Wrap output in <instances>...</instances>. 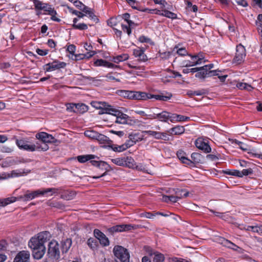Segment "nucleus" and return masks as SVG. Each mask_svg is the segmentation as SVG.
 Listing matches in <instances>:
<instances>
[{
  "label": "nucleus",
  "instance_id": "17",
  "mask_svg": "<svg viewBox=\"0 0 262 262\" xmlns=\"http://www.w3.org/2000/svg\"><path fill=\"white\" fill-rule=\"evenodd\" d=\"M94 234L96 238H97L99 241L100 243L104 246H108L109 245V241L108 238L106 237L105 235L100 231L98 229H95L94 231Z\"/></svg>",
  "mask_w": 262,
  "mask_h": 262
},
{
  "label": "nucleus",
  "instance_id": "29",
  "mask_svg": "<svg viewBox=\"0 0 262 262\" xmlns=\"http://www.w3.org/2000/svg\"><path fill=\"white\" fill-rule=\"evenodd\" d=\"M160 109L158 107H152L147 112V118L150 119H157Z\"/></svg>",
  "mask_w": 262,
  "mask_h": 262
},
{
  "label": "nucleus",
  "instance_id": "11",
  "mask_svg": "<svg viewBox=\"0 0 262 262\" xmlns=\"http://www.w3.org/2000/svg\"><path fill=\"white\" fill-rule=\"evenodd\" d=\"M246 56V49L241 44L236 46V50L235 57L233 60L234 63L240 64L244 60Z\"/></svg>",
  "mask_w": 262,
  "mask_h": 262
},
{
  "label": "nucleus",
  "instance_id": "47",
  "mask_svg": "<svg viewBox=\"0 0 262 262\" xmlns=\"http://www.w3.org/2000/svg\"><path fill=\"white\" fill-rule=\"evenodd\" d=\"M112 150L115 152H122L125 150V147H126V145H112L111 146Z\"/></svg>",
  "mask_w": 262,
  "mask_h": 262
},
{
  "label": "nucleus",
  "instance_id": "14",
  "mask_svg": "<svg viewBox=\"0 0 262 262\" xmlns=\"http://www.w3.org/2000/svg\"><path fill=\"white\" fill-rule=\"evenodd\" d=\"M35 137L44 143H54L55 141V138L51 135L45 132L37 133Z\"/></svg>",
  "mask_w": 262,
  "mask_h": 262
},
{
  "label": "nucleus",
  "instance_id": "39",
  "mask_svg": "<svg viewBox=\"0 0 262 262\" xmlns=\"http://www.w3.org/2000/svg\"><path fill=\"white\" fill-rule=\"evenodd\" d=\"M96 140L99 141L101 144L108 143L109 141H111L108 137L99 133Z\"/></svg>",
  "mask_w": 262,
  "mask_h": 262
},
{
  "label": "nucleus",
  "instance_id": "9",
  "mask_svg": "<svg viewBox=\"0 0 262 262\" xmlns=\"http://www.w3.org/2000/svg\"><path fill=\"white\" fill-rule=\"evenodd\" d=\"M30 172V170L26 169H16L11 171L10 172H3L0 173V180L23 176Z\"/></svg>",
  "mask_w": 262,
  "mask_h": 262
},
{
  "label": "nucleus",
  "instance_id": "34",
  "mask_svg": "<svg viewBox=\"0 0 262 262\" xmlns=\"http://www.w3.org/2000/svg\"><path fill=\"white\" fill-rule=\"evenodd\" d=\"M128 138L135 144L136 142L141 141L143 139V137L139 133H132L129 135Z\"/></svg>",
  "mask_w": 262,
  "mask_h": 262
},
{
  "label": "nucleus",
  "instance_id": "36",
  "mask_svg": "<svg viewBox=\"0 0 262 262\" xmlns=\"http://www.w3.org/2000/svg\"><path fill=\"white\" fill-rule=\"evenodd\" d=\"M178 158L182 163L189 165L191 161L185 156V154L182 151H178L177 154Z\"/></svg>",
  "mask_w": 262,
  "mask_h": 262
},
{
  "label": "nucleus",
  "instance_id": "55",
  "mask_svg": "<svg viewBox=\"0 0 262 262\" xmlns=\"http://www.w3.org/2000/svg\"><path fill=\"white\" fill-rule=\"evenodd\" d=\"M139 41L142 43L146 42L149 43L150 45H154V42L150 39V38L145 36L144 35L140 36L138 39Z\"/></svg>",
  "mask_w": 262,
  "mask_h": 262
},
{
  "label": "nucleus",
  "instance_id": "1",
  "mask_svg": "<svg viewBox=\"0 0 262 262\" xmlns=\"http://www.w3.org/2000/svg\"><path fill=\"white\" fill-rule=\"evenodd\" d=\"M51 234L43 231L32 237L28 242V246L32 250L33 256L36 259H41L46 251L45 243L49 239Z\"/></svg>",
  "mask_w": 262,
  "mask_h": 262
},
{
  "label": "nucleus",
  "instance_id": "42",
  "mask_svg": "<svg viewBox=\"0 0 262 262\" xmlns=\"http://www.w3.org/2000/svg\"><path fill=\"white\" fill-rule=\"evenodd\" d=\"M111 161L115 164L120 166H124V157H119L117 158L112 159Z\"/></svg>",
  "mask_w": 262,
  "mask_h": 262
},
{
  "label": "nucleus",
  "instance_id": "33",
  "mask_svg": "<svg viewBox=\"0 0 262 262\" xmlns=\"http://www.w3.org/2000/svg\"><path fill=\"white\" fill-rule=\"evenodd\" d=\"M129 58V56L127 54H122L113 58L112 61L115 63H118L120 62L125 61Z\"/></svg>",
  "mask_w": 262,
  "mask_h": 262
},
{
  "label": "nucleus",
  "instance_id": "52",
  "mask_svg": "<svg viewBox=\"0 0 262 262\" xmlns=\"http://www.w3.org/2000/svg\"><path fill=\"white\" fill-rule=\"evenodd\" d=\"M97 242L94 238H90L87 241L88 246L93 250H95L97 247Z\"/></svg>",
  "mask_w": 262,
  "mask_h": 262
},
{
  "label": "nucleus",
  "instance_id": "4",
  "mask_svg": "<svg viewBox=\"0 0 262 262\" xmlns=\"http://www.w3.org/2000/svg\"><path fill=\"white\" fill-rule=\"evenodd\" d=\"M58 190L59 189L56 188H49L42 190L38 189L31 192L28 190L24 196H20V199L24 201H28L40 195L51 196L53 194L57 193Z\"/></svg>",
  "mask_w": 262,
  "mask_h": 262
},
{
  "label": "nucleus",
  "instance_id": "61",
  "mask_svg": "<svg viewBox=\"0 0 262 262\" xmlns=\"http://www.w3.org/2000/svg\"><path fill=\"white\" fill-rule=\"evenodd\" d=\"M252 171L251 169H244L242 171H240V178L243 177L244 176H248L249 174L252 173Z\"/></svg>",
  "mask_w": 262,
  "mask_h": 262
},
{
  "label": "nucleus",
  "instance_id": "37",
  "mask_svg": "<svg viewBox=\"0 0 262 262\" xmlns=\"http://www.w3.org/2000/svg\"><path fill=\"white\" fill-rule=\"evenodd\" d=\"M84 134L90 139L96 140L99 133L93 130H87L84 132Z\"/></svg>",
  "mask_w": 262,
  "mask_h": 262
},
{
  "label": "nucleus",
  "instance_id": "51",
  "mask_svg": "<svg viewBox=\"0 0 262 262\" xmlns=\"http://www.w3.org/2000/svg\"><path fill=\"white\" fill-rule=\"evenodd\" d=\"M108 61H106L105 60L100 59L96 60L94 64V66L96 67H106Z\"/></svg>",
  "mask_w": 262,
  "mask_h": 262
},
{
  "label": "nucleus",
  "instance_id": "26",
  "mask_svg": "<svg viewBox=\"0 0 262 262\" xmlns=\"http://www.w3.org/2000/svg\"><path fill=\"white\" fill-rule=\"evenodd\" d=\"M16 198L14 196L9 197L5 199H0V208L14 203L16 202Z\"/></svg>",
  "mask_w": 262,
  "mask_h": 262
},
{
  "label": "nucleus",
  "instance_id": "44",
  "mask_svg": "<svg viewBox=\"0 0 262 262\" xmlns=\"http://www.w3.org/2000/svg\"><path fill=\"white\" fill-rule=\"evenodd\" d=\"M193 58H197V60L194 61L196 65L201 64L206 61L204 58V55L203 53H199L198 55H194V57Z\"/></svg>",
  "mask_w": 262,
  "mask_h": 262
},
{
  "label": "nucleus",
  "instance_id": "45",
  "mask_svg": "<svg viewBox=\"0 0 262 262\" xmlns=\"http://www.w3.org/2000/svg\"><path fill=\"white\" fill-rule=\"evenodd\" d=\"M76 110H77L76 113L82 114L88 111V106L83 103H78Z\"/></svg>",
  "mask_w": 262,
  "mask_h": 262
},
{
  "label": "nucleus",
  "instance_id": "5",
  "mask_svg": "<svg viewBox=\"0 0 262 262\" xmlns=\"http://www.w3.org/2000/svg\"><path fill=\"white\" fill-rule=\"evenodd\" d=\"M33 2L35 9L37 11V15L41 14L39 11L43 10L44 14L49 15L55 13V9L52 6L48 3H45L39 0H30Z\"/></svg>",
  "mask_w": 262,
  "mask_h": 262
},
{
  "label": "nucleus",
  "instance_id": "40",
  "mask_svg": "<svg viewBox=\"0 0 262 262\" xmlns=\"http://www.w3.org/2000/svg\"><path fill=\"white\" fill-rule=\"evenodd\" d=\"M256 25L257 27L259 33L262 36V14H259L257 16V20H256Z\"/></svg>",
  "mask_w": 262,
  "mask_h": 262
},
{
  "label": "nucleus",
  "instance_id": "59",
  "mask_svg": "<svg viewBox=\"0 0 262 262\" xmlns=\"http://www.w3.org/2000/svg\"><path fill=\"white\" fill-rule=\"evenodd\" d=\"M128 66L129 68L134 69L135 70H138L137 73H138V75H139L138 73H143L145 70L144 68L143 67H140V66H133L130 63L128 64Z\"/></svg>",
  "mask_w": 262,
  "mask_h": 262
},
{
  "label": "nucleus",
  "instance_id": "20",
  "mask_svg": "<svg viewBox=\"0 0 262 262\" xmlns=\"http://www.w3.org/2000/svg\"><path fill=\"white\" fill-rule=\"evenodd\" d=\"M190 120V118L189 117L184 116L181 115H178L176 114H170V121L172 123L177 122H185L188 121Z\"/></svg>",
  "mask_w": 262,
  "mask_h": 262
},
{
  "label": "nucleus",
  "instance_id": "8",
  "mask_svg": "<svg viewBox=\"0 0 262 262\" xmlns=\"http://www.w3.org/2000/svg\"><path fill=\"white\" fill-rule=\"evenodd\" d=\"M115 257L122 262H127L129 259V254L127 250L121 246H116L113 249Z\"/></svg>",
  "mask_w": 262,
  "mask_h": 262
},
{
  "label": "nucleus",
  "instance_id": "21",
  "mask_svg": "<svg viewBox=\"0 0 262 262\" xmlns=\"http://www.w3.org/2000/svg\"><path fill=\"white\" fill-rule=\"evenodd\" d=\"M185 128L183 126L177 125L167 130V133L170 135H179L183 134Z\"/></svg>",
  "mask_w": 262,
  "mask_h": 262
},
{
  "label": "nucleus",
  "instance_id": "12",
  "mask_svg": "<svg viewBox=\"0 0 262 262\" xmlns=\"http://www.w3.org/2000/svg\"><path fill=\"white\" fill-rule=\"evenodd\" d=\"M67 64L64 62L55 60L52 62L46 64L43 66V69L46 72H52L56 70L64 68Z\"/></svg>",
  "mask_w": 262,
  "mask_h": 262
},
{
  "label": "nucleus",
  "instance_id": "31",
  "mask_svg": "<svg viewBox=\"0 0 262 262\" xmlns=\"http://www.w3.org/2000/svg\"><path fill=\"white\" fill-rule=\"evenodd\" d=\"M221 243L223 245V246L227 247L228 248L231 249L234 251L236 250V249H238V246L225 238H222L221 239Z\"/></svg>",
  "mask_w": 262,
  "mask_h": 262
},
{
  "label": "nucleus",
  "instance_id": "23",
  "mask_svg": "<svg viewBox=\"0 0 262 262\" xmlns=\"http://www.w3.org/2000/svg\"><path fill=\"white\" fill-rule=\"evenodd\" d=\"M124 167L133 169H140L139 167H138V166L136 165L135 160L131 157H124Z\"/></svg>",
  "mask_w": 262,
  "mask_h": 262
},
{
  "label": "nucleus",
  "instance_id": "35",
  "mask_svg": "<svg viewBox=\"0 0 262 262\" xmlns=\"http://www.w3.org/2000/svg\"><path fill=\"white\" fill-rule=\"evenodd\" d=\"M95 156L93 155H86L79 156L77 157L78 161L81 163H83L90 160L94 159Z\"/></svg>",
  "mask_w": 262,
  "mask_h": 262
},
{
  "label": "nucleus",
  "instance_id": "2",
  "mask_svg": "<svg viewBox=\"0 0 262 262\" xmlns=\"http://www.w3.org/2000/svg\"><path fill=\"white\" fill-rule=\"evenodd\" d=\"M15 143L19 149L27 151L32 152L40 149L46 151L48 149L47 145L45 144L43 146H42L39 145L38 143H36V144L32 143L27 138L16 139Z\"/></svg>",
  "mask_w": 262,
  "mask_h": 262
},
{
  "label": "nucleus",
  "instance_id": "24",
  "mask_svg": "<svg viewBox=\"0 0 262 262\" xmlns=\"http://www.w3.org/2000/svg\"><path fill=\"white\" fill-rule=\"evenodd\" d=\"M170 114L171 113L167 111H159L157 119L161 122H166L168 120H170Z\"/></svg>",
  "mask_w": 262,
  "mask_h": 262
},
{
  "label": "nucleus",
  "instance_id": "13",
  "mask_svg": "<svg viewBox=\"0 0 262 262\" xmlns=\"http://www.w3.org/2000/svg\"><path fill=\"white\" fill-rule=\"evenodd\" d=\"M30 252L27 250H23L17 253L13 262H30Z\"/></svg>",
  "mask_w": 262,
  "mask_h": 262
},
{
  "label": "nucleus",
  "instance_id": "57",
  "mask_svg": "<svg viewBox=\"0 0 262 262\" xmlns=\"http://www.w3.org/2000/svg\"><path fill=\"white\" fill-rule=\"evenodd\" d=\"M122 29L124 32L126 33L128 35H130L132 33V29L127 25L121 24Z\"/></svg>",
  "mask_w": 262,
  "mask_h": 262
},
{
  "label": "nucleus",
  "instance_id": "53",
  "mask_svg": "<svg viewBox=\"0 0 262 262\" xmlns=\"http://www.w3.org/2000/svg\"><path fill=\"white\" fill-rule=\"evenodd\" d=\"M94 105L93 106L95 107H96V108H97L98 109H101V113H100L101 114H103L102 113V111L105 108V107H107V106L108 105H109L108 104H107L105 102H103V103L94 102Z\"/></svg>",
  "mask_w": 262,
  "mask_h": 262
},
{
  "label": "nucleus",
  "instance_id": "27",
  "mask_svg": "<svg viewBox=\"0 0 262 262\" xmlns=\"http://www.w3.org/2000/svg\"><path fill=\"white\" fill-rule=\"evenodd\" d=\"M72 245V240L67 238L61 242V251L62 253H67Z\"/></svg>",
  "mask_w": 262,
  "mask_h": 262
},
{
  "label": "nucleus",
  "instance_id": "28",
  "mask_svg": "<svg viewBox=\"0 0 262 262\" xmlns=\"http://www.w3.org/2000/svg\"><path fill=\"white\" fill-rule=\"evenodd\" d=\"M189 194V192L185 190H182L181 191L180 196H174V195H169L170 198V202L176 203L179 200L181 199L182 198H186Z\"/></svg>",
  "mask_w": 262,
  "mask_h": 262
},
{
  "label": "nucleus",
  "instance_id": "6",
  "mask_svg": "<svg viewBox=\"0 0 262 262\" xmlns=\"http://www.w3.org/2000/svg\"><path fill=\"white\" fill-rule=\"evenodd\" d=\"M118 94L125 98L134 100H143L145 96V92L132 91L128 90H119Z\"/></svg>",
  "mask_w": 262,
  "mask_h": 262
},
{
  "label": "nucleus",
  "instance_id": "32",
  "mask_svg": "<svg viewBox=\"0 0 262 262\" xmlns=\"http://www.w3.org/2000/svg\"><path fill=\"white\" fill-rule=\"evenodd\" d=\"M200 70L195 74V76L200 79H204L208 77V70L205 69L203 67H200Z\"/></svg>",
  "mask_w": 262,
  "mask_h": 262
},
{
  "label": "nucleus",
  "instance_id": "16",
  "mask_svg": "<svg viewBox=\"0 0 262 262\" xmlns=\"http://www.w3.org/2000/svg\"><path fill=\"white\" fill-rule=\"evenodd\" d=\"M145 95L146 96H144V100L154 98L156 100L166 101L172 97L171 94H168L167 95L164 96L162 95H152L145 93Z\"/></svg>",
  "mask_w": 262,
  "mask_h": 262
},
{
  "label": "nucleus",
  "instance_id": "3",
  "mask_svg": "<svg viewBox=\"0 0 262 262\" xmlns=\"http://www.w3.org/2000/svg\"><path fill=\"white\" fill-rule=\"evenodd\" d=\"M102 113H107L116 117L115 120L116 123L122 124H131L132 120L127 115L123 113L111 105H108L107 107H105Z\"/></svg>",
  "mask_w": 262,
  "mask_h": 262
},
{
  "label": "nucleus",
  "instance_id": "10",
  "mask_svg": "<svg viewBox=\"0 0 262 262\" xmlns=\"http://www.w3.org/2000/svg\"><path fill=\"white\" fill-rule=\"evenodd\" d=\"M196 147L205 153L208 154L211 151V148L209 144L208 139L203 137L198 138L195 142Z\"/></svg>",
  "mask_w": 262,
  "mask_h": 262
},
{
  "label": "nucleus",
  "instance_id": "63",
  "mask_svg": "<svg viewBox=\"0 0 262 262\" xmlns=\"http://www.w3.org/2000/svg\"><path fill=\"white\" fill-rule=\"evenodd\" d=\"M70 11L73 14L76 15L78 16V18H83L84 16V13L78 11L76 10H73L72 9L70 10Z\"/></svg>",
  "mask_w": 262,
  "mask_h": 262
},
{
  "label": "nucleus",
  "instance_id": "19",
  "mask_svg": "<svg viewBox=\"0 0 262 262\" xmlns=\"http://www.w3.org/2000/svg\"><path fill=\"white\" fill-rule=\"evenodd\" d=\"M133 55L140 61H145L147 60V56L144 54V50L143 49L137 48L134 49Z\"/></svg>",
  "mask_w": 262,
  "mask_h": 262
},
{
  "label": "nucleus",
  "instance_id": "43",
  "mask_svg": "<svg viewBox=\"0 0 262 262\" xmlns=\"http://www.w3.org/2000/svg\"><path fill=\"white\" fill-rule=\"evenodd\" d=\"M90 163L92 165L99 168L105 167L106 165V163L103 161H98L93 159L90 160Z\"/></svg>",
  "mask_w": 262,
  "mask_h": 262
},
{
  "label": "nucleus",
  "instance_id": "15",
  "mask_svg": "<svg viewBox=\"0 0 262 262\" xmlns=\"http://www.w3.org/2000/svg\"><path fill=\"white\" fill-rule=\"evenodd\" d=\"M144 249L150 256L154 255L153 258V261L154 262H163L164 261V256L163 254L158 252H153L152 249L148 246H145Z\"/></svg>",
  "mask_w": 262,
  "mask_h": 262
},
{
  "label": "nucleus",
  "instance_id": "54",
  "mask_svg": "<svg viewBox=\"0 0 262 262\" xmlns=\"http://www.w3.org/2000/svg\"><path fill=\"white\" fill-rule=\"evenodd\" d=\"M236 86L239 89H241V90L247 89V90L250 91L252 89V87L250 85L247 84L246 83H243V82H239V83H237Z\"/></svg>",
  "mask_w": 262,
  "mask_h": 262
},
{
  "label": "nucleus",
  "instance_id": "58",
  "mask_svg": "<svg viewBox=\"0 0 262 262\" xmlns=\"http://www.w3.org/2000/svg\"><path fill=\"white\" fill-rule=\"evenodd\" d=\"M196 66L194 61L184 60L182 63V66L184 67H193Z\"/></svg>",
  "mask_w": 262,
  "mask_h": 262
},
{
  "label": "nucleus",
  "instance_id": "49",
  "mask_svg": "<svg viewBox=\"0 0 262 262\" xmlns=\"http://www.w3.org/2000/svg\"><path fill=\"white\" fill-rule=\"evenodd\" d=\"M84 16H88L91 19L95 20L98 19L96 16L94 14L93 10L90 8V10H88L84 12Z\"/></svg>",
  "mask_w": 262,
  "mask_h": 262
},
{
  "label": "nucleus",
  "instance_id": "64",
  "mask_svg": "<svg viewBox=\"0 0 262 262\" xmlns=\"http://www.w3.org/2000/svg\"><path fill=\"white\" fill-rule=\"evenodd\" d=\"M107 24L109 26L113 27L117 25V21L116 18H111L107 21Z\"/></svg>",
  "mask_w": 262,
  "mask_h": 262
},
{
  "label": "nucleus",
  "instance_id": "38",
  "mask_svg": "<svg viewBox=\"0 0 262 262\" xmlns=\"http://www.w3.org/2000/svg\"><path fill=\"white\" fill-rule=\"evenodd\" d=\"M242 229H245L247 231H251L253 232L259 234L260 231V226H244L241 228Z\"/></svg>",
  "mask_w": 262,
  "mask_h": 262
},
{
  "label": "nucleus",
  "instance_id": "50",
  "mask_svg": "<svg viewBox=\"0 0 262 262\" xmlns=\"http://www.w3.org/2000/svg\"><path fill=\"white\" fill-rule=\"evenodd\" d=\"M72 27L73 28L79 30H85L88 28L87 25L84 23L73 24Z\"/></svg>",
  "mask_w": 262,
  "mask_h": 262
},
{
  "label": "nucleus",
  "instance_id": "18",
  "mask_svg": "<svg viewBox=\"0 0 262 262\" xmlns=\"http://www.w3.org/2000/svg\"><path fill=\"white\" fill-rule=\"evenodd\" d=\"M134 229V226L130 224H123L114 226L111 228L112 232H123L129 231Z\"/></svg>",
  "mask_w": 262,
  "mask_h": 262
},
{
  "label": "nucleus",
  "instance_id": "7",
  "mask_svg": "<svg viewBox=\"0 0 262 262\" xmlns=\"http://www.w3.org/2000/svg\"><path fill=\"white\" fill-rule=\"evenodd\" d=\"M48 255L49 257L53 260L60 258L59 246L56 241L52 240L49 243Z\"/></svg>",
  "mask_w": 262,
  "mask_h": 262
},
{
  "label": "nucleus",
  "instance_id": "30",
  "mask_svg": "<svg viewBox=\"0 0 262 262\" xmlns=\"http://www.w3.org/2000/svg\"><path fill=\"white\" fill-rule=\"evenodd\" d=\"M95 54V52H88L86 54H76L74 55L75 58H73L75 60H78L83 59L84 58H89L92 57L93 55Z\"/></svg>",
  "mask_w": 262,
  "mask_h": 262
},
{
  "label": "nucleus",
  "instance_id": "25",
  "mask_svg": "<svg viewBox=\"0 0 262 262\" xmlns=\"http://www.w3.org/2000/svg\"><path fill=\"white\" fill-rule=\"evenodd\" d=\"M221 71L219 70H208V77H212L214 76H217L221 82H224L227 77V75H221L220 74Z\"/></svg>",
  "mask_w": 262,
  "mask_h": 262
},
{
  "label": "nucleus",
  "instance_id": "48",
  "mask_svg": "<svg viewBox=\"0 0 262 262\" xmlns=\"http://www.w3.org/2000/svg\"><path fill=\"white\" fill-rule=\"evenodd\" d=\"M84 16H88L91 19L95 20L98 19L96 16L94 14L93 10L90 8V10H88L84 12Z\"/></svg>",
  "mask_w": 262,
  "mask_h": 262
},
{
  "label": "nucleus",
  "instance_id": "62",
  "mask_svg": "<svg viewBox=\"0 0 262 262\" xmlns=\"http://www.w3.org/2000/svg\"><path fill=\"white\" fill-rule=\"evenodd\" d=\"M155 4H158L161 6V8H165L167 4L165 0H153Z\"/></svg>",
  "mask_w": 262,
  "mask_h": 262
},
{
  "label": "nucleus",
  "instance_id": "56",
  "mask_svg": "<svg viewBox=\"0 0 262 262\" xmlns=\"http://www.w3.org/2000/svg\"><path fill=\"white\" fill-rule=\"evenodd\" d=\"M77 104L70 103L67 105V110L70 112H77Z\"/></svg>",
  "mask_w": 262,
  "mask_h": 262
},
{
  "label": "nucleus",
  "instance_id": "60",
  "mask_svg": "<svg viewBox=\"0 0 262 262\" xmlns=\"http://www.w3.org/2000/svg\"><path fill=\"white\" fill-rule=\"evenodd\" d=\"M220 158V155H215V154H209L206 156V158L208 160H210L212 161H215L219 160Z\"/></svg>",
  "mask_w": 262,
  "mask_h": 262
},
{
  "label": "nucleus",
  "instance_id": "46",
  "mask_svg": "<svg viewBox=\"0 0 262 262\" xmlns=\"http://www.w3.org/2000/svg\"><path fill=\"white\" fill-rule=\"evenodd\" d=\"M127 4L132 7V8L135 10H138L141 11V9L139 7V2L135 0H126Z\"/></svg>",
  "mask_w": 262,
  "mask_h": 262
},
{
  "label": "nucleus",
  "instance_id": "41",
  "mask_svg": "<svg viewBox=\"0 0 262 262\" xmlns=\"http://www.w3.org/2000/svg\"><path fill=\"white\" fill-rule=\"evenodd\" d=\"M193 162L194 163H200L202 162V157L200 154L193 152L191 156Z\"/></svg>",
  "mask_w": 262,
  "mask_h": 262
},
{
  "label": "nucleus",
  "instance_id": "22",
  "mask_svg": "<svg viewBox=\"0 0 262 262\" xmlns=\"http://www.w3.org/2000/svg\"><path fill=\"white\" fill-rule=\"evenodd\" d=\"M157 14L162 16L166 17L168 18L172 19H176L177 18V14L173 13L171 11L167 10L166 9L161 10V11H157Z\"/></svg>",
  "mask_w": 262,
  "mask_h": 262
}]
</instances>
